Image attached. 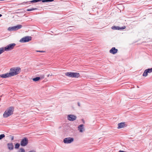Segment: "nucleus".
<instances>
[{
  "instance_id": "nucleus-1",
  "label": "nucleus",
  "mask_w": 152,
  "mask_h": 152,
  "mask_svg": "<svg viewBox=\"0 0 152 152\" xmlns=\"http://www.w3.org/2000/svg\"><path fill=\"white\" fill-rule=\"evenodd\" d=\"M21 69L19 67H14L11 68L9 72L0 75V77L5 78L15 76L19 74Z\"/></svg>"
},
{
  "instance_id": "nucleus-2",
  "label": "nucleus",
  "mask_w": 152,
  "mask_h": 152,
  "mask_svg": "<svg viewBox=\"0 0 152 152\" xmlns=\"http://www.w3.org/2000/svg\"><path fill=\"white\" fill-rule=\"evenodd\" d=\"M14 109L13 107H12L7 108L4 113L3 117L7 118L12 115L13 114Z\"/></svg>"
},
{
  "instance_id": "nucleus-3",
  "label": "nucleus",
  "mask_w": 152,
  "mask_h": 152,
  "mask_svg": "<svg viewBox=\"0 0 152 152\" xmlns=\"http://www.w3.org/2000/svg\"><path fill=\"white\" fill-rule=\"evenodd\" d=\"M65 75L69 77H78L80 76L79 73L72 72H67L65 73Z\"/></svg>"
},
{
  "instance_id": "nucleus-4",
  "label": "nucleus",
  "mask_w": 152,
  "mask_h": 152,
  "mask_svg": "<svg viewBox=\"0 0 152 152\" xmlns=\"http://www.w3.org/2000/svg\"><path fill=\"white\" fill-rule=\"evenodd\" d=\"M22 27V25H19L16 26L9 27L8 28L7 30L10 31H15L21 28Z\"/></svg>"
},
{
  "instance_id": "nucleus-5",
  "label": "nucleus",
  "mask_w": 152,
  "mask_h": 152,
  "mask_svg": "<svg viewBox=\"0 0 152 152\" xmlns=\"http://www.w3.org/2000/svg\"><path fill=\"white\" fill-rule=\"evenodd\" d=\"M32 37L30 36H27L22 38L19 40L21 43H25L28 42L31 40Z\"/></svg>"
},
{
  "instance_id": "nucleus-6",
  "label": "nucleus",
  "mask_w": 152,
  "mask_h": 152,
  "mask_svg": "<svg viewBox=\"0 0 152 152\" xmlns=\"http://www.w3.org/2000/svg\"><path fill=\"white\" fill-rule=\"evenodd\" d=\"M15 45L16 44L15 43L10 44L5 47H4V50L6 51L11 50L14 48Z\"/></svg>"
},
{
  "instance_id": "nucleus-7",
  "label": "nucleus",
  "mask_w": 152,
  "mask_h": 152,
  "mask_svg": "<svg viewBox=\"0 0 152 152\" xmlns=\"http://www.w3.org/2000/svg\"><path fill=\"white\" fill-rule=\"evenodd\" d=\"M74 140L73 138L68 137L64 138L63 140V142L65 144H70Z\"/></svg>"
},
{
  "instance_id": "nucleus-8",
  "label": "nucleus",
  "mask_w": 152,
  "mask_h": 152,
  "mask_svg": "<svg viewBox=\"0 0 152 152\" xmlns=\"http://www.w3.org/2000/svg\"><path fill=\"white\" fill-rule=\"evenodd\" d=\"M28 143V140L27 138H24L22 139L20 142L21 146H25L27 145Z\"/></svg>"
},
{
  "instance_id": "nucleus-9",
  "label": "nucleus",
  "mask_w": 152,
  "mask_h": 152,
  "mask_svg": "<svg viewBox=\"0 0 152 152\" xmlns=\"http://www.w3.org/2000/svg\"><path fill=\"white\" fill-rule=\"evenodd\" d=\"M77 118L76 116L72 114H69L67 116V119L69 121H74Z\"/></svg>"
},
{
  "instance_id": "nucleus-10",
  "label": "nucleus",
  "mask_w": 152,
  "mask_h": 152,
  "mask_svg": "<svg viewBox=\"0 0 152 152\" xmlns=\"http://www.w3.org/2000/svg\"><path fill=\"white\" fill-rule=\"evenodd\" d=\"M78 130L80 132H83L85 131L84 125L83 124H81L79 125L78 127Z\"/></svg>"
},
{
  "instance_id": "nucleus-11",
  "label": "nucleus",
  "mask_w": 152,
  "mask_h": 152,
  "mask_svg": "<svg viewBox=\"0 0 152 152\" xmlns=\"http://www.w3.org/2000/svg\"><path fill=\"white\" fill-rule=\"evenodd\" d=\"M118 129H121L126 127V124L125 122H121L118 124Z\"/></svg>"
},
{
  "instance_id": "nucleus-12",
  "label": "nucleus",
  "mask_w": 152,
  "mask_h": 152,
  "mask_svg": "<svg viewBox=\"0 0 152 152\" xmlns=\"http://www.w3.org/2000/svg\"><path fill=\"white\" fill-rule=\"evenodd\" d=\"M111 28L113 30H122L125 29L126 28V26H124L122 27L121 28H120L119 26H112L111 27Z\"/></svg>"
},
{
  "instance_id": "nucleus-13",
  "label": "nucleus",
  "mask_w": 152,
  "mask_h": 152,
  "mask_svg": "<svg viewBox=\"0 0 152 152\" xmlns=\"http://www.w3.org/2000/svg\"><path fill=\"white\" fill-rule=\"evenodd\" d=\"M118 50L115 49V47L112 48L110 50V52L113 54H114L117 52Z\"/></svg>"
},
{
  "instance_id": "nucleus-14",
  "label": "nucleus",
  "mask_w": 152,
  "mask_h": 152,
  "mask_svg": "<svg viewBox=\"0 0 152 152\" xmlns=\"http://www.w3.org/2000/svg\"><path fill=\"white\" fill-rule=\"evenodd\" d=\"M8 149L10 150H12L13 149V145L12 143H9L7 144Z\"/></svg>"
},
{
  "instance_id": "nucleus-15",
  "label": "nucleus",
  "mask_w": 152,
  "mask_h": 152,
  "mask_svg": "<svg viewBox=\"0 0 152 152\" xmlns=\"http://www.w3.org/2000/svg\"><path fill=\"white\" fill-rule=\"evenodd\" d=\"M18 152H25V150L23 148H20L18 151Z\"/></svg>"
},
{
  "instance_id": "nucleus-16",
  "label": "nucleus",
  "mask_w": 152,
  "mask_h": 152,
  "mask_svg": "<svg viewBox=\"0 0 152 152\" xmlns=\"http://www.w3.org/2000/svg\"><path fill=\"white\" fill-rule=\"evenodd\" d=\"M147 72L148 73H150L152 72V68L148 69H145Z\"/></svg>"
},
{
  "instance_id": "nucleus-17",
  "label": "nucleus",
  "mask_w": 152,
  "mask_h": 152,
  "mask_svg": "<svg viewBox=\"0 0 152 152\" xmlns=\"http://www.w3.org/2000/svg\"><path fill=\"white\" fill-rule=\"evenodd\" d=\"M44 75H40L39 77V80H42L44 78Z\"/></svg>"
},
{
  "instance_id": "nucleus-18",
  "label": "nucleus",
  "mask_w": 152,
  "mask_h": 152,
  "mask_svg": "<svg viewBox=\"0 0 152 152\" xmlns=\"http://www.w3.org/2000/svg\"><path fill=\"white\" fill-rule=\"evenodd\" d=\"M148 75V73L147 72L146 70H145L143 74L142 75L143 76L146 77Z\"/></svg>"
},
{
  "instance_id": "nucleus-19",
  "label": "nucleus",
  "mask_w": 152,
  "mask_h": 152,
  "mask_svg": "<svg viewBox=\"0 0 152 152\" xmlns=\"http://www.w3.org/2000/svg\"><path fill=\"white\" fill-rule=\"evenodd\" d=\"M4 47L1 48H0V55L4 51Z\"/></svg>"
},
{
  "instance_id": "nucleus-20",
  "label": "nucleus",
  "mask_w": 152,
  "mask_h": 152,
  "mask_svg": "<svg viewBox=\"0 0 152 152\" xmlns=\"http://www.w3.org/2000/svg\"><path fill=\"white\" fill-rule=\"evenodd\" d=\"M20 146V144L19 143H17L15 145V149L18 148Z\"/></svg>"
},
{
  "instance_id": "nucleus-21",
  "label": "nucleus",
  "mask_w": 152,
  "mask_h": 152,
  "mask_svg": "<svg viewBox=\"0 0 152 152\" xmlns=\"http://www.w3.org/2000/svg\"><path fill=\"white\" fill-rule=\"evenodd\" d=\"M37 9L36 8H31V9H28L27 10V11H31Z\"/></svg>"
},
{
  "instance_id": "nucleus-22",
  "label": "nucleus",
  "mask_w": 152,
  "mask_h": 152,
  "mask_svg": "<svg viewBox=\"0 0 152 152\" xmlns=\"http://www.w3.org/2000/svg\"><path fill=\"white\" fill-rule=\"evenodd\" d=\"M5 137V135L4 134H3L0 135V140L2 139Z\"/></svg>"
},
{
  "instance_id": "nucleus-23",
  "label": "nucleus",
  "mask_w": 152,
  "mask_h": 152,
  "mask_svg": "<svg viewBox=\"0 0 152 152\" xmlns=\"http://www.w3.org/2000/svg\"><path fill=\"white\" fill-rule=\"evenodd\" d=\"M29 2H30L31 3H34L38 2V0H34L30 1Z\"/></svg>"
},
{
  "instance_id": "nucleus-24",
  "label": "nucleus",
  "mask_w": 152,
  "mask_h": 152,
  "mask_svg": "<svg viewBox=\"0 0 152 152\" xmlns=\"http://www.w3.org/2000/svg\"><path fill=\"white\" fill-rule=\"evenodd\" d=\"M33 80L36 81H38V77H36V78L33 79Z\"/></svg>"
},
{
  "instance_id": "nucleus-25",
  "label": "nucleus",
  "mask_w": 152,
  "mask_h": 152,
  "mask_svg": "<svg viewBox=\"0 0 152 152\" xmlns=\"http://www.w3.org/2000/svg\"><path fill=\"white\" fill-rule=\"evenodd\" d=\"M54 0H45V1H46V2H52Z\"/></svg>"
},
{
  "instance_id": "nucleus-26",
  "label": "nucleus",
  "mask_w": 152,
  "mask_h": 152,
  "mask_svg": "<svg viewBox=\"0 0 152 152\" xmlns=\"http://www.w3.org/2000/svg\"><path fill=\"white\" fill-rule=\"evenodd\" d=\"M45 1V0H39V2L42 1V2H46V1Z\"/></svg>"
},
{
  "instance_id": "nucleus-27",
  "label": "nucleus",
  "mask_w": 152,
  "mask_h": 152,
  "mask_svg": "<svg viewBox=\"0 0 152 152\" xmlns=\"http://www.w3.org/2000/svg\"><path fill=\"white\" fill-rule=\"evenodd\" d=\"M28 152H35V151H28Z\"/></svg>"
},
{
  "instance_id": "nucleus-28",
  "label": "nucleus",
  "mask_w": 152,
  "mask_h": 152,
  "mask_svg": "<svg viewBox=\"0 0 152 152\" xmlns=\"http://www.w3.org/2000/svg\"><path fill=\"white\" fill-rule=\"evenodd\" d=\"M45 51H39V52H44Z\"/></svg>"
},
{
  "instance_id": "nucleus-29",
  "label": "nucleus",
  "mask_w": 152,
  "mask_h": 152,
  "mask_svg": "<svg viewBox=\"0 0 152 152\" xmlns=\"http://www.w3.org/2000/svg\"><path fill=\"white\" fill-rule=\"evenodd\" d=\"M42 65V64H40L39 65V66H40Z\"/></svg>"
},
{
  "instance_id": "nucleus-30",
  "label": "nucleus",
  "mask_w": 152,
  "mask_h": 152,
  "mask_svg": "<svg viewBox=\"0 0 152 152\" xmlns=\"http://www.w3.org/2000/svg\"><path fill=\"white\" fill-rule=\"evenodd\" d=\"M28 2V1H27V2H23V3H27Z\"/></svg>"
},
{
  "instance_id": "nucleus-31",
  "label": "nucleus",
  "mask_w": 152,
  "mask_h": 152,
  "mask_svg": "<svg viewBox=\"0 0 152 152\" xmlns=\"http://www.w3.org/2000/svg\"><path fill=\"white\" fill-rule=\"evenodd\" d=\"M2 16V15L0 14V17H1Z\"/></svg>"
},
{
  "instance_id": "nucleus-32",
  "label": "nucleus",
  "mask_w": 152,
  "mask_h": 152,
  "mask_svg": "<svg viewBox=\"0 0 152 152\" xmlns=\"http://www.w3.org/2000/svg\"><path fill=\"white\" fill-rule=\"evenodd\" d=\"M49 75L48 76V77H49Z\"/></svg>"
}]
</instances>
